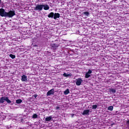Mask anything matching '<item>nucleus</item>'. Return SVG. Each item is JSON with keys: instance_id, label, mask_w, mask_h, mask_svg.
<instances>
[{"instance_id": "8", "label": "nucleus", "mask_w": 129, "mask_h": 129, "mask_svg": "<svg viewBox=\"0 0 129 129\" xmlns=\"http://www.w3.org/2000/svg\"><path fill=\"white\" fill-rule=\"evenodd\" d=\"M60 18V14L59 13H54L53 15V19L54 20H56V19H58Z\"/></svg>"}, {"instance_id": "11", "label": "nucleus", "mask_w": 129, "mask_h": 129, "mask_svg": "<svg viewBox=\"0 0 129 129\" xmlns=\"http://www.w3.org/2000/svg\"><path fill=\"white\" fill-rule=\"evenodd\" d=\"M89 114V110H85L83 112V115H87Z\"/></svg>"}, {"instance_id": "4", "label": "nucleus", "mask_w": 129, "mask_h": 129, "mask_svg": "<svg viewBox=\"0 0 129 129\" xmlns=\"http://www.w3.org/2000/svg\"><path fill=\"white\" fill-rule=\"evenodd\" d=\"M44 8V5H37L35 8V11H39V12L42 11Z\"/></svg>"}, {"instance_id": "17", "label": "nucleus", "mask_w": 129, "mask_h": 129, "mask_svg": "<svg viewBox=\"0 0 129 129\" xmlns=\"http://www.w3.org/2000/svg\"><path fill=\"white\" fill-rule=\"evenodd\" d=\"M108 110H110V111H112L113 110V106H110L108 107Z\"/></svg>"}, {"instance_id": "23", "label": "nucleus", "mask_w": 129, "mask_h": 129, "mask_svg": "<svg viewBox=\"0 0 129 129\" xmlns=\"http://www.w3.org/2000/svg\"><path fill=\"white\" fill-rule=\"evenodd\" d=\"M97 108V105H93L92 106V109H96Z\"/></svg>"}, {"instance_id": "25", "label": "nucleus", "mask_w": 129, "mask_h": 129, "mask_svg": "<svg viewBox=\"0 0 129 129\" xmlns=\"http://www.w3.org/2000/svg\"><path fill=\"white\" fill-rule=\"evenodd\" d=\"M87 73H88V74H91V73H92V71H91V70H89Z\"/></svg>"}, {"instance_id": "19", "label": "nucleus", "mask_w": 129, "mask_h": 129, "mask_svg": "<svg viewBox=\"0 0 129 129\" xmlns=\"http://www.w3.org/2000/svg\"><path fill=\"white\" fill-rule=\"evenodd\" d=\"M9 56H10V57H11V58L12 59H15V58H16V55H15L13 54H10Z\"/></svg>"}, {"instance_id": "7", "label": "nucleus", "mask_w": 129, "mask_h": 129, "mask_svg": "<svg viewBox=\"0 0 129 129\" xmlns=\"http://www.w3.org/2000/svg\"><path fill=\"white\" fill-rule=\"evenodd\" d=\"M21 81L25 82H26V81H28V78H27V76L25 75H23L22 76Z\"/></svg>"}, {"instance_id": "18", "label": "nucleus", "mask_w": 129, "mask_h": 129, "mask_svg": "<svg viewBox=\"0 0 129 129\" xmlns=\"http://www.w3.org/2000/svg\"><path fill=\"white\" fill-rule=\"evenodd\" d=\"M6 101L7 102V103H12V101L9 100V97H6Z\"/></svg>"}, {"instance_id": "3", "label": "nucleus", "mask_w": 129, "mask_h": 129, "mask_svg": "<svg viewBox=\"0 0 129 129\" xmlns=\"http://www.w3.org/2000/svg\"><path fill=\"white\" fill-rule=\"evenodd\" d=\"M7 12L5 11V9L1 8L0 9V16L1 17H5V18H7Z\"/></svg>"}, {"instance_id": "13", "label": "nucleus", "mask_w": 129, "mask_h": 129, "mask_svg": "<svg viewBox=\"0 0 129 129\" xmlns=\"http://www.w3.org/2000/svg\"><path fill=\"white\" fill-rule=\"evenodd\" d=\"M64 95H67L70 93V91H69V89H67L66 90L64 91Z\"/></svg>"}, {"instance_id": "15", "label": "nucleus", "mask_w": 129, "mask_h": 129, "mask_svg": "<svg viewBox=\"0 0 129 129\" xmlns=\"http://www.w3.org/2000/svg\"><path fill=\"white\" fill-rule=\"evenodd\" d=\"M16 103H17V104H20V103H22V102H23V100H22V99H17L16 101Z\"/></svg>"}, {"instance_id": "2", "label": "nucleus", "mask_w": 129, "mask_h": 129, "mask_svg": "<svg viewBox=\"0 0 129 129\" xmlns=\"http://www.w3.org/2000/svg\"><path fill=\"white\" fill-rule=\"evenodd\" d=\"M14 16H16L15 11H10L9 12H7V17L13 18Z\"/></svg>"}, {"instance_id": "5", "label": "nucleus", "mask_w": 129, "mask_h": 129, "mask_svg": "<svg viewBox=\"0 0 129 129\" xmlns=\"http://www.w3.org/2000/svg\"><path fill=\"white\" fill-rule=\"evenodd\" d=\"M55 93L54 89H52L48 91L47 92L46 95L47 96H50V95H52Z\"/></svg>"}, {"instance_id": "27", "label": "nucleus", "mask_w": 129, "mask_h": 129, "mask_svg": "<svg viewBox=\"0 0 129 129\" xmlns=\"http://www.w3.org/2000/svg\"><path fill=\"white\" fill-rule=\"evenodd\" d=\"M55 109H60V107H59V106H57V107H56V108H55Z\"/></svg>"}, {"instance_id": "28", "label": "nucleus", "mask_w": 129, "mask_h": 129, "mask_svg": "<svg viewBox=\"0 0 129 129\" xmlns=\"http://www.w3.org/2000/svg\"><path fill=\"white\" fill-rule=\"evenodd\" d=\"M126 124H128L129 125V120L126 121Z\"/></svg>"}, {"instance_id": "30", "label": "nucleus", "mask_w": 129, "mask_h": 129, "mask_svg": "<svg viewBox=\"0 0 129 129\" xmlns=\"http://www.w3.org/2000/svg\"><path fill=\"white\" fill-rule=\"evenodd\" d=\"M114 124V123H112L111 124V125H113Z\"/></svg>"}, {"instance_id": "26", "label": "nucleus", "mask_w": 129, "mask_h": 129, "mask_svg": "<svg viewBox=\"0 0 129 129\" xmlns=\"http://www.w3.org/2000/svg\"><path fill=\"white\" fill-rule=\"evenodd\" d=\"M33 96H34V97L35 98H37V97H38V95H37V94H34V95H33Z\"/></svg>"}, {"instance_id": "6", "label": "nucleus", "mask_w": 129, "mask_h": 129, "mask_svg": "<svg viewBox=\"0 0 129 129\" xmlns=\"http://www.w3.org/2000/svg\"><path fill=\"white\" fill-rule=\"evenodd\" d=\"M82 79H79L77 80L76 84V85H78V86H80L81 85V83L82 82Z\"/></svg>"}, {"instance_id": "10", "label": "nucleus", "mask_w": 129, "mask_h": 129, "mask_svg": "<svg viewBox=\"0 0 129 129\" xmlns=\"http://www.w3.org/2000/svg\"><path fill=\"white\" fill-rule=\"evenodd\" d=\"M109 92H110V93H115L116 92V91L115 90V89L109 88Z\"/></svg>"}, {"instance_id": "22", "label": "nucleus", "mask_w": 129, "mask_h": 129, "mask_svg": "<svg viewBox=\"0 0 129 129\" xmlns=\"http://www.w3.org/2000/svg\"><path fill=\"white\" fill-rule=\"evenodd\" d=\"M84 15H85V16H87V17H88L89 16V12H84Z\"/></svg>"}, {"instance_id": "12", "label": "nucleus", "mask_w": 129, "mask_h": 129, "mask_svg": "<svg viewBox=\"0 0 129 129\" xmlns=\"http://www.w3.org/2000/svg\"><path fill=\"white\" fill-rule=\"evenodd\" d=\"M43 9L45 11H48V10H49V6H48V5H43Z\"/></svg>"}, {"instance_id": "29", "label": "nucleus", "mask_w": 129, "mask_h": 129, "mask_svg": "<svg viewBox=\"0 0 129 129\" xmlns=\"http://www.w3.org/2000/svg\"><path fill=\"white\" fill-rule=\"evenodd\" d=\"M34 47H38V45L37 44L34 45Z\"/></svg>"}, {"instance_id": "14", "label": "nucleus", "mask_w": 129, "mask_h": 129, "mask_svg": "<svg viewBox=\"0 0 129 129\" xmlns=\"http://www.w3.org/2000/svg\"><path fill=\"white\" fill-rule=\"evenodd\" d=\"M48 18H54V13L51 12L49 14V15L47 16Z\"/></svg>"}, {"instance_id": "31", "label": "nucleus", "mask_w": 129, "mask_h": 129, "mask_svg": "<svg viewBox=\"0 0 129 129\" xmlns=\"http://www.w3.org/2000/svg\"><path fill=\"white\" fill-rule=\"evenodd\" d=\"M1 3H2V0H0V5H1Z\"/></svg>"}, {"instance_id": "16", "label": "nucleus", "mask_w": 129, "mask_h": 129, "mask_svg": "<svg viewBox=\"0 0 129 129\" xmlns=\"http://www.w3.org/2000/svg\"><path fill=\"white\" fill-rule=\"evenodd\" d=\"M51 119H52V117L51 116L45 118L46 121H50Z\"/></svg>"}, {"instance_id": "21", "label": "nucleus", "mask_w": 129, "mask_h": 129, "mask_svg": "<svg viewBox=\"0 0 129 129\" xmlns=\"http://www.w3.org/2000/svg\"><path fill=\"white\" fill-rule=\"evenodd\" d=\"M38 117V115L37 114H34L32 116V118H37Z\"/></svg>"}, {"instance_id": "1", "label": "nucleus", "mask_w": 129, "mask_h": 129, "mask_svg": "<svg viewBox=\"0 0 129 129\" xmlns=\"http://www.w3.org/2000/svg\"><path fill=\"white\" fill-rule=\"evenodd\" d=\"M58 47H59V44L57 43H51L50 44V49L53 50L54 52L57 50V48H58Z\"/></svg>"}, {"instance_id": "20", "label": "nucleus", "mask_w": 129, "mask_h": 129, "mask_svg": "<svg viewBox=\"0 0 129 129\" xmlns=\"http://www.w3.org/2000/svg\"><path fill=\"white\" fill-rule=\"evenodd\" d=\"M89 77H90V75H89V74L88 73H86L85 74V78H89Z\"/></svg>"}, {"instance_id": "9", "label": "nucleus", "mask_w": 129, "mask_h": 129, "mask_svg": "<svg viewBox=\"0 0 129 129\" xmlns=\"http://www.w3.org/2000/svg\"><path fill=\"white\" fill-rule=\"evenodd\" d=\"M7 97H2L0 98V103H4L6 101Z\"/></svg>"}, {"instance_id": "24", "label": "nucleus", "mask_w": 129, "mask_h": 129, "mask_svg": "<svg viewBox=\"0 0 129 129\" xmlns=\"http://www.w3.org/2000/svg\"><path fill=\"white\" fill-rule=\"evenodd\" d=\"M63 76H64V77H68V76H69V74H66V73H64L63 74Z\"/></svg>"}]
</instances>
